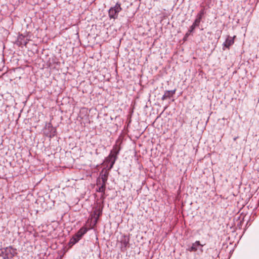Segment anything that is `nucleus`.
Returning <instances> with one entry per match:
<instances>
[{
	"label": "nucleus",
	"instance_id": "nucleus-1",
	"mask_svg": "<svg viewBox=\"0 0 259 259\" xmlns=\"http://www.w3.org/2000/svg\"><path fill=\"white\" fill-rule=\"evenodd\" d=\"M120 4L116 3L115 6L113 7H111L108 11L109 17L110 19H115L118 17V13L121 10Z\"/></svg>",
	"mask_w": 259,
	"mask_h": 259
},
{
	"label": "nucleus",
	"instance_id": "nucleus-2",
	"mask_svg": "<svg viewBox=\"0 0 259 259\" xmlns=\"http://www.w3.org/2000/svg\"><path fill=\"white\" fill-rule=\"evenodd\" d=\"M87 231L88 229L86 227H83L81 228L75 234V236L71 239L70 242L72 243H76L79 240L81 237L87 233Z\"/></svg>",
	"mask_w": 259,
	"mask_h": 259
},
{
	"label": "nucleus",
	"instance_id": "nucleus-3",
	"mask_svg": "<svg viewBox=\"0 0 259 259\" xmlns=\"http://www.w3.org/2000/svg\"><path fill=\"white\" fill-rule=\"evenodd\" d=\"M44 133L47 137L52 138L56 135V129L53 127L51 123H49L46 127Z\"/></svg>",
	"mask_w": 259,
	"mask_h": 259
},
{
	"label": "nucleus",
	"instance_id": "nucleus-4",
	"mask_svg": "<svg viewBox=\"0 0 259 259\" xmlns=\"http://www.w3.org/2000/svg\"><path fill=\"white\" fill-rule=\"evenodd\" d=\"M130 238L129 237L123 235H122L119 242L121 243V249L122 251L126 250V247L129 244Z\"/></svg>",
	"mask_w": 259,
	"mask_h": 259
},
{
	"label": "nucleus",
	"instance_id": "nucleus-5",
	"mask_svg": "<svg viewBox=\"0 0 259 259\" xmlns=\"http://www.w3.org/2000/svg\"><path fill=\"white\" fill-rule=\"evenodd\" d=\"M235 37V36H234L233 37L228 36L226 38L225 41L224 42V47H226V48L229 49L230 47L233 45V44L234 43V38Z\"/></svg>",
	"mask_w": 259,
	"mask_h": 259
},
{
	"label": "nucleus",
	"instance_id": "nucleus-6",
	"mask_svg": "<svg viewBox=\"0 0 259 259\" xmlns=\"http://www.w3.org/2000/svg\"><path fill=\"white\" fill-rule=\"evenodd\" d=\"M102 214V211L100 209H97L94 211V214L92 216V219L94 220V225L96 224L100 217Z\"/></svg>",
	"mask_w": 259,
	"mask_h": 259
},
{
	"label": "nucleus",
	"instance_id": "nucleus-7",
	"mask_svg": "<svg viewBox=\"0 0 259 259\" xmlns=\"http://www.w3.org/2000/svg\"><path fill=\"white\" fill-rule=\"evenodd\" d=\"M176 90L175 89L171 91H166L165 92L164 94L161 98V100L164 101L166 99L170 98L171 97L176 93Z\"/></svg>",
	"mask_w": 259,
	"mask_h": 259
},
{
	"label": "nucleus",
	"instance_id": "nucleus-8",
	"mask_svg": "<svg viewBox=\"0 0 259 259\" xmlns=\"http://www.w3.org/2000/svg\"><path fill=\"white\" fill-rule=\"evenodd\" d=\"M116 159H117V158H116V157H115L114 156H112L111 155H109L107 157L106 162H108L110 164L109 167V169H111L113 167V165L115 163V162Z\"/></svg>",
	"mask_w": 259,
	"mask_h": 259
},
{
	"label": "nucleus",
	"instance_id": "nucleus-9",
	"mask_svg": "<svg viewBox=\"0 0 259 259\" xmlns=\"http://www.w3.org/2000/svg\"><path fill=\"white\" fill-rule=\"evenodd\" d=\"M120 150V148L117 145H114L113 147L112 150L111 151L109 155H111L112 156H114L117 158V155Z\"/></svg>",
	"mask_w": 259,
	"mask_h": 259
},
{
	"label": "nucleus",
	"instance_id": "nucleus-10",
	"mask_svg": "<svg viewBox=\"0 0 259 259\" xmlns=\"http://www.w3.org/2000/svg\"><path fill=\"white\" fill-rule=\"evenodd\" d=\"M203 245L201 244L199 241H196L195 243H193L192 246L189 249L190 251H196L197 250V246Z\"/></svg>",
	"mask_w": 259,
	"mask_h": 259
},
{
	"label": "nucleus",
	"instance_id": "nucleus-11",
	"mask_svg": "<svg viewBox=\"0 0 259 259\" xmlns=\"http://www.w3.org/2000/svg\"><path fill=\"white\" fill-rule=\"evenodd\" d=\"M200 23V21L195 19L193 24L190 26V30L189 31V33L193 32L195 27L199 25Z\"/></svg>",
	"mask_w": 259,
	"mask_h": 259
},
{
	"label": "nucleus",
	"instance_id": "nucleus-12",
	"mask_svg": "<svg viewBox=\"0 0 259 259\" xmlns=\"http://www.w3.org/2000/svg\"><path fill=\"white\" fill-rule=\"evenodd\" d=\"M6 251L7 252V258H11L14 256V254H15V250L11 249L10 248H7L6 250Z\"/></svg>",
	"mask_w": 259,
	"mask_h": 259
},
{
	"label": "nucleus",
	"instance_id": "nucleus-13",
	"mask_svg": "<svg viewBox=\"0 0 259 259\" xmlns=\"http://www.w3.org/2000/svg\"><path fill=\"white\" fill-rule=\"evenodd\" d=\"M204 14V10H201L199 13L197 15V18L196 19L198 20L199 21H201V20Z\"/></svg>",
	"mask_w": 259,
	"mask_h": 259
},
{
	"label": "nucleus",
	"instance_id": "nucleus-14",
	"mask_svg": "<svg viewBox=\"0 0 259 259\" xmlns=\"http://www.w3.org/2000/svg\"><path fill=\"white\" fill-rule=\"evenodd\" d=\"M106 189V185L105 184H102L101 186L97 190L98 192H102L104 193Z\"/></svg>",
	"mask_w": 259,
	"mask_h": 259
},
{
	"label": "nucleus",
	"instance_id": "nucleus-15",
	"mask_svg": "<svg viewBox=\"0 0 259 259\" xmlns=\"http://www.w3.org/2000/svg\"><path fill=\"white\" fill-rule=\"evenodd\" d=\"M107 178H108L107 174H105L102 175L101 179L102 180V184H105L106 185V182L107 181Z\"/></svg>",
	"mask_w": 259,
	"mask_h": 259
},
{
	"label": "nucleus",
	"instance_id": "nucleus-16",
	"mask_svg": "<svg viewBox=\"0 0 259 259\" xmlns=\"http://www.w3.org/2000/svg\"><path fill=\"white\" fill-rule=\"evenodd\" d=\"M237 138H234V140L235 141L236 140Z\"/></svg>",
	"mask_w": 259,
	"mask_h": 259
},
{
	"label": "nucleus",
	"instance_id": "nucleus-17",
	"mask_svg": "<svg viewBox=\"0 0 259 259\" xmlns=\"http://www.w3.org/2000/svg\"><path fill=\"white\" fill-rule=\"evenodd\" d=\"M189 35V33H187L186 34V35Z\"/></svg>",
	"mask_w": 259,
	"mask_h": 259
}]
</instances>
